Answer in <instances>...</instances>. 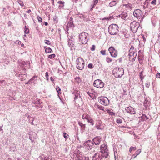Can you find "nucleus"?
Returning <instances> with one entry per match:
<instances>
[{
    "instance_id": "7c9ffc66",
    "label": "nucleus",
    "mask_w": 160,
    "mask_h": 160,
    "mask_svg": "<svg viewBox=\"0 0 160 160\" xmlns=\"http://www.w3.org/2000/svg\"><path fill=\"white\" fill-rule=\"evenodd\" d=\"M90 118V117L87 114H83L82 116L83 119H86L87 120H88V118Z\"/></svg>"
},
{
    "instance_id": "680f3d73",
    "label": "nucleus",
    "mask_w": 160,
    "mask_h": 160,
    "mask_svg": "<svg viewBox=\"0 0 160 160\" xmlns=\"http://www.w3.org/2000/svg\"><path fill=\"white\" fill-rule=\"evenodd\" d=\"M87 93L88 95L90 97H92V96L93 95V93H92L90 92H88Z\"/></svg>"
},
{
    "instance_id": "5701e85b",
    "label": "nucleus",
    "mask_w": 160,
    "mask_h": 160,
    "mask_svg": "<svg viewBox=\"0 0 160 160\" xmlns=\"http://www.w3.org/2000/svg\"><path fill=\"white\" fill-rule=\"evenodd\" d=\"M132 5L130 3H128L127 4H123V7H125L126 8L129 9L130 10H131L132 9Z\"/></svg>"
},
{
    "instance_id": "ea45409f",
    "label": "nucleus",
    "mask_w": 160,
    "mask_h": 160,
    "mask_svg": "<svg viewBox=\"0 0 160 160\" xmlns=\"http://www.w3.org/2000/svg\"><path fill=\"white\" fill-rule=\"evenodd\" d=\"M144 3L145 5V6H144V7H147L148 5L149 0H146Z\"/></svg>"
},
{
    "instance_id": "13d9d810",
    "label": "nucleus",
    "mask_w": 160,
    "mask_h": 160,
    "mask_svg": "<svg viewBox=\"0 0 160 160\" xmlns=\"http://www.w3.org/2000/svg\"><path fill=\"white\" fill-rule=\"evenodd\" d=\"M83 160H91L89 159V158L88 157H85L84 156V157H83Z\"/></svg>"
},
{
    "instance_id": "a19ab883",
    "label": "nucleus",
    "mask_w": 160,
    "mask_h": 160,
    "mask_svg": "<svg viewBox=\"0 0 160 160\" xmlns=\"http://www.w3.org/2000/svg\"><path fill=\"white\" fill-rule=\"evenodd\" d=\"M149 102L148 101H145L143 103L144 106L145 107H147L148 106V104H149Z\"/></svg>"
},
{
    "instance_id": "423d86ee",
    "label": "nucleus",
    "mask_w": 160,
    "mask_h": 160,
    "mask_svg": "<svg viewBox=\"0 0 160 160\" xmlns=\"http://www.w3.org/2000/svg\"><path fill=\"white\" fill-rule=\"evenodd\" d=\"M76 67L77 69L80 70H82L84 67V61L82 58H78L76 60Z\"/></svg>"
},
{
    "instance_id": "1a4fd4ad",
    "label": "nucleus",
    "mask_w": 160,
    "mask_h": 160,
    "mask_svg": "<svg viewBox=\"0 0 160 160\" xmlns=\"http://www.w3.org/2000/svg\"><path fill=\"white\" fill-rule=\"evenodd\" d=\"M80 153V152L78 150L77 153H74L73 154L72 156L73 160H83L84 156H83Z\"/></svg>"
},
{
    "instance_id": "603ef678",
    "label": "nucleus",
    "mask_w": 160,
    "mask_h": 160,
    "mask_svg": "<svg viewBox=\"0 0 160 160\" xmlns=\"http://www.w3.org/2000/svg\"><path fill=\"white\" fill-rule=\"evenodd\" d=\"M68 136V135L65 132L63 133V137L65 139H67Z\"/></svg>"
},
{
    "instance_id": "e2e57ef3",
    "label": "nucleus",
    "mask_w": 160,
    "mask_h": 160,
    "mask_svg": "<svg viewBox=\"0 0 160 160\" xmlns=\"http://www.w3.org/2000/svg\"><path fill=\"white\" fill-rule=\"evenodd\" d=\"M150 86L149 83H146L145 84V86L146 87L148 88Z\"/></svg>"
},
{
    "instance_id": "cd10ccee",
    "label": "nucleus",
    "mask_w": 160,
    "mask_h": 160,
    "mask_svg": "<svg viewBox=\"0 0 160 160\" xmlns=\"http://www.w3.org/2000/svg\"><path fill=\"white\" fill-rule=\"evenodd\" d=\"M75 82L78 83L81 82L82 81V79L79 77H76L75 78Z\"/></svg>"
},
{
    "instance_id": "c9c22d12",
    "label": "nucleus",
    "mask_w": 160,
    "mask_h": 160,
    "mask_svg": "<svg viewBox=\"0 0 160 160\" xmlns=\"http://www.w3.org/2000/svg\"><path fill=\"white\" fill-rule=\"evenodd\" d=\"M136 149V147L131 146L130 147L129 151V152H131L132 150L135 151Z\"/></svg>"
},
{
    "instance_id": "49530a36",
    "label": "nucleus",
    "mask_w": 160,
    "mask_h": 160,
    "mask_svg": "<svg viewBox=\"0 0 160 160\" xmlns=\"http://www.w3.org/2000/svg\"><path fill=\"white\" fill-rule=\"evenodd\" d=\"M88 67L90 69H92L93 68V66L92 63H89L88 65Z\"/></svg>"
},
{
    "instance_id": "864d4df0",
    "label": "nucleus",
    "mask_w": 160,
    "mask_h": 160,
    "mask_svg": "<svg viewBox=\"0 0 160 160\" xmlns=\"http://www.w3.org/2000/svg\"><path fill=\"white\" fill-rule=\"evenodd\" d=\"M156 0H153L151 2V4L152 5H155L156 4Z\"/></svg>"
},
{
    "instance_id": "ddd939ff",
    "label": "nucleus",
    "mask_w": 160,
    "mask_h": 160,
    "mask_svg": "<svg viewBox=\"0 0 160 160\" xmlns=\"http://www.w3.org/2000/svg\"><path fill=\"white\" fill-rule=\"evenodd\" d=\"M133 15L138 19H140L142 15V12L139 9L135 10L133 13Z\"/></svg>"
},
{
    "instance_id": "72a5a7b5",
    "label": "nucleus",
    "mask_w": 160,
    "mask_h": 160,
    "mask_svg": "<svg viewBox=\"0 0 160 160\" xmlns=\"http://www.w3.org/2000/svg\"><path fill=\"white\" fill-rule=\"evenodd\" d=\"M136 56H129V59L131 61L133 62L135 60Z\"/></svg>"
},
{
    "instance_id": "69168bd1",
    "label": "nucleus",
    "mask_w": 160,
    "mask_h": 160,
    "mask_svg": "<svg viewBox=\"0 0 160 160\" xmlns=\"http://www.w3.org/2000/svg\"><path fill=\"white\" fill-rule=\"evenodd\" d=\"M50 158L48 157H46L44 158V160H49Z\"/></svg>"
},
{
    "instance_id": "774afa93",
    "label": "nucleus",
    "mask_w": 160,
    "mask_h": 160,
    "mask_svg": "<svg viewBox=\"0 0 160 160\" xmlns=\"http://www.w3.org/2000/svg\"><path fill=\"white\" fill-rule=\"evenodd\" d=\"M122 94L123 95H126V91L124 90H123V92H122Z\"/></svg>"
},
{
    "instance_id": "7ed1b4c3",
    "label": "nucleus",
    "mask_w": 160,
    "mask_h": 160,
    "mask_svg": "<svg viewBox=\"0 0 160 160\" xmlns=\"http://www.w3.org/2000/svg\"><path fill=\"white\" fill-rule=\"evenodd\" d=\"M104 154L101 152H98L95 153L92 157L93 160H101L103 158H108V154Z\"/></svg>"
},
{
    "instance_id": "a878e982",
    "label": "nucleus",
    "mask_w": 160,
    "mask_h": 160,
    "mask_svg": "<svg viewBox=\"0 0 160 160\" xmlns=\"http://www.w3.org/2000/svg\"><path fill=\"white\" fill-rule=\"evenodd\" d=\"M88 121L89 123H90V125L92 126H93L94 124V121L93 120V119L91 118H88Z\"/></svg>"
},
{
    "instance_id": "6ab92c4d",
    "label": "nucleus",
    "mask_w": 160,
    "mask_h": 160,
    "mask_svg": "<svg viewBox=\"0 0 160 160\" xmlns=\"http://www.w3.org/2000/svg\"><path fill=\"white\" fill-rule=\"evenodd\" d=\"M101 121L98 120L97 122L95 127L98 129L102 130V128L100 127L101 125Z\"/></svg>"
},
{
    "instance_id": "3c124183",
    "label": "nucleus",
    "mask_w": 160,
    "mask_h": 160,
    "mask_svg": "<svg viewBox=\"0 0 160 160\" xmlns=\"http://www.w3.org/2000/svg\"><path fill=\"white\" fill-rule=\"evenodd\" d=\"M18 2L19 4L21 5V6H24V4L23 2L22 1H21V0H18Z\"/></svg>"
},
{
    "instance_id": "c756f323",
    "label": "nucleus",
    "mask_w": 160,
    "mask_h": 160,
    "mask_svg": "<svg viewBox=\"0 0 160 160\" xmlns=\"http://www.w3.org/2000/svg\"><path fill=\"white\" fill-rule=\"evenodd\" d=\"M56 89L57 92H58V94L61 93V89L59 87H58V86H57ZM58 96L60 98V96L59 95H58Z\"/></svg>"
},
{
    "instance_id": "412c9836",
    "label": "nucleus",
    "mask_w": 160,
    "mask_h": 160,
    "mask_svg": "<svg viewBox=\"0 0 160 160\" xmlns=\"http://www.w3.org/2000/svg\"><path fill=\"white\" fill-rule=\"evenodd\" d=\"M79 125L81 127V130L83 131L85 130L86 128V125L85 124H83L80 121L78 122Z\"/></svg>"
},
{
    "instance_id": "f8f14e48",
    "label": "nucleus",
    "mask_w": 160,
    "mask_h": 160,
    "mask_svg": "<svg viewBox=\"0 0 160 160\" xmlns=\"http://www.w3.org/2000/svg\"><path fill=\"white\" fill-rule=\"evenodd\" d=\"M83 145L88 150H91L93 147V143L90 140H88L83 143Z\"/></svg>"
},
{
    "instance_id": "6e6d98bb",
    "label": "nucleus",
    "mask_w": 160,
    "mask_h": 160,
    "mask_svg": "<svg viewBox=\"0 0 160 160\" xmlns=\"http://www.w3.org/2000/svg\"><path fill=\"white\" fill-rule=\"evenodd\" d=\"M95 46L94 45H93L91 48V50L92 51H94L95 50Z\"/></svg>"
},
{
    "instance_id": "4468645a",
    "label": "nucleus",
    "mask_w": 160,
    "mask_h": 160,
    "mask_svg": "<svg viewBox=\"0 0 160 160\" xmlns=\"http://www.w3.org/2000/svg\"><path fill=\"white\" fill-rule=\"evenodd\" d=\"M125 110L127 113L131 115L134 114L136 113L135 109L130 106L126 107L125 108Z\"/></svg>"
},
{
    "instance_id": "c03bdc74",
    "label": "nucleus",
    "mask_w": 160,
    "mask_h": 160,
    "mask_svg": "<svg viewBox=\"0 0 160 160\" xmlns=\"http://www.w3.org/2000/svg\"><path fill=\"white\" fill-rule=\"evenodd\" d=\"M37 19L38 20V21L39 22H42V19L41 17H40V16H38L37 17Z\"/></svg>"
},
{
    "instance_id": "9d476101",
    "label": "nucleus",
    "mask_w": 160,
    "mask_h": 160,
    "mask_svg": "<svg viewBox=\"0 0 160 160\" xmlns=\"http://www.w3.org/2000/svg\"><path fill=\"white\" fill-rule=\"evenodd\" d=\"M99 101L100 103L105 106H107L109 104V100L106 97H100Z\"/></svg>"
},
{
    "instance_id": "c85d7f7f",
    "label": "nucleus",
    "mask_w": 160,
    "mask_h": 160,
    "mask_svg": "<svg viewBox=\"0 0 160 160\" xmlns=\"http://www.w3.org/2000/svg\"><path fill=\"white\" fill-rule=\"evenodd\" d=\"M64 2L61 1H59L58 2V3L60 4H62V5H59V7L63 8L64 6Z\"/></svg>"
},
{
    "instance_id": "a211bd4d",
    "label": "nucleus",
    "mask_w": 160,
    "mask_h": 160,
    "mask_svg": "<svg viewBox=\"0 0 160 160\" xmlns=\"http://www.w3.org/2000/svg\"><path fill=\"white\" fill-rule=\"evenodd\" d=\"M74 28V26L73 24V18L71 17L69 19V22L68 25H67V28L68 27Z\"/></svg>"
},
{
    "instance_id": "bf43d9fd",
    "label": "nucleus",
    "mask_w": 160,
    "mask_h": 160,
    "mask_svg": "<svg viewBox=\"0 0 160 160\" xmlns=\"http://www.w3.org/2000/svg\"><path fill=\"white\" fill-rule=\"evenodd\" d=\"M114 157L115 158H116L117 157H118V153L117 151L116 152H115V151L114 150Z\"/></svg>"
},
{
    "instance_id": "09e8293b",
    "label": "nucleus",
    "mask_w": 160,
    "mask_h": 160,
    "mask_svg": "<svg viewBox=\"0 0 160 160\" xmlns=\"http://www.w3.org/2000/svg\"><path fill=\"white\" fill-rule=\"evenodd\" d=\"M141 152V149H138L135 152V154L137 156L139 155Z\"/></svg>"
},
{
    "instance_id": "79ce46f5",
    "label": "nucleus",
    "mask_w": 160,
    "mask_h": 160,
    "mask_svg": "<svg viewBox=\"0 0 160 160\" xmlns=\"http://www.w3.org/2000/svg\"><path fill=\"white\" fill-rule=\"evenodd\" d=\"M3 84L4 85L6 84V82L4 80H0V86H2L3 85Z\"/></svg>"
},
{
    "instance_id": "37998d69",
    "label": "nucleus",
    "mask_w": 160,
    "mask_h": 160,
    "mask_svg": "<svg viewBox=\"0 0 160 160\" xmlns=\"http://www.w3.org/2000/svg\"><path fill=\"white\" fill-rule=\"evenodd\" d=\"M106 50H101L100 51V53L103 55H106Z\"/></svg>"
},
{
    "instance_id": "dca6fc26",
    "label": "nucleus",
    "mask_w": 160,
    "mask_h": 160,
    "mask_svg": "<svg viewBox=\"0 0 160 160\" xmlns=\"http://www.w3.org/2000/svg\"><path fill=\"white\" fill-rule=\"evenodd\" d=\"M101 141V138L99 136H98L94 138L92 142H93V145L94 144L97 145H99Z\"/></svg>"
},
{
    "instance_id": "5fc2aeb1",
    "label": "nucleus",
    "mask_w": 160,
    "mask_h": 160,
    "mask_svg": "<svg viewBox=\"0 0 160 160\" xmlns=\"http://www.w3.org/2000/svg\"><path fill=\"white\" fill-rule=\"evenodd\" d=\"M123 35H124V37L126 38H128L129 37V34H126V32H124L123 33Z\"/></svg>"
},
{
    "instance_id": "20e7f679",
    "label": "nucleus",
    "mask_w": 160,
    "mask_h": 160,
    "mask_svg": "<svg viewBox=\"0 0 160 160\" xmlns=\"http://www.w3.org/2000/svg\"><path fill=\"white\" fill-rule=\"evenodd\" d=\"M72 94H74L75 97L74 98V101L76 104L78 105H82L83 102L82 101V98L81 97L80 92L77 91L76 92H74L72 93Z\"/></svg>"
},
{
    "instance_id": "338daca9",
    "label": "nucleus",
    "mask_w": 160,
    "mask_h": 160,
    "mask_svg": "<svg viewBox=\"0 0 160 160\" xmlns=\"http://www.w3.org/2000/svg\"><path fill=\"white\" fill-rule=\"evenodd\" d=\"M31 82L29 80V81L27 82V83H25L26 84H30V83H32V82Z\"/></svg>"
},
{
    "instance_id": "bb28decb",
    "label": "nucleus",
    "mask_w": 160,
    "mask_h": 160,
    "mask_svg": "<svg viewBox=\"0 0 160 160\" xmlns=\"http://www.w3.org/2000/svg\"><path fill=\"white\" fill-rule=\"evenodd\" d=\"M95 107L96 108H97L100 110H102L103 111H104V107H102V106L101 105H96L95 106Z\"/></svg>"
},
{
    "instance_id": "4c0bfd02",
    "label": "nucleus",
    "mask_w": 160,
    "mask_h": 160,
    "mask_svg": "<svg viewBox=\"0 0 160 160\" xmlns=\"http://www.w3.org/2000/svg\"><path fill=\"white\" fill-rule=\"evenodd\" d=\"M55 57V55L54 54L50 55L48 56V57L50 59H52Z\"/></svg>"
},
{
    "instance_id": "e433bc0d",
    "label": "nucleus",
    "mask_w": 160,
    "mask_h": 160,
    "mask_svg": "<svg viewBox=\"0 0 160 160\" xmlns=\"http://www.w3.org/2000/svg\"><path fill=\"white\" fill-rule=\"evenodd\" d=\"M34 104L36 106H38V105H39L40 104V99L38 100V101L34 102Z\"/></svg>"
},
{
    "instance_id": "052dcab7",
    "label": "nucleus",
    "mask_w": 160,
    "mask_h": 160,
    "mask_svg": "<svg viewBox=\"0 0 160 160\" xmlns=\"http://www.w3.org/2000/svg\"><path fill=\"white\" fill-rule=\"evenodd\" d=\"M32 137L33 136H32V134H31V132L29 134V138L30 139V140H32Z\"/></svg>"
},
{
    "instance_id": "2eb2a0df",
    "label": "nucleus",
    "mask_w": 160,
    "mask_h": 160,
    "mask_svg": "<svg viewBox=\"0 0 160 160\" xmlns=\"http://www.w3.org/2000/svg\"><path fill=\"white\" fill-rule=\"evenodd\" d=\"M101 151L99 152H101L104 154H108V149H107V146L106 145L104 144L100 146Z\"/></svg>"
},
{
    "instance_id": "0e129e2a",
    "label": "nucleus",
    "mask_w": 160,
    "mask_h": 160,
    "mask_svg": "<svg viewBox=\"0 0 160 160\" xmlns=\"http://www.w3.org/2000/svg\"><path fill=\"white\" fill-rule=\"evenodd\" d=\"M48 72H47L45 73V77L46 78H48Z\"/></svg>"
},
{
    "instance_id": "39448f33",
    "label": "nucleus",
    "mask_w": 160,
    "mask_h": 160,
    "mask_svg": "<svg viewBox=\"0 0 160 160\" xmlns=\"http://www.w3.org/2000/svg\"><path fill=\"white\" fill-rule=\"evenodd\" d=\"M88 35V33L83 32L81 33L79 36V41L83 44H86L88 41L87 37Z\"/></svg>"
},
{
    "instance_id": "f3484780",
    "label": "nucleus",
    "mask_w": 160,
    "mask_h": 160,
    "mask_svg": "<svg viewBox=\"0 0 160 160\" xmlns=\"http://www.w3.org/2000/svg\"><path fill=\"white\" fill-rule=\"evenodd\" d=\"M150 118V116L149 114L146 115L145 114H142V116L141 117L140 120L142 121H146L149 119Z\"/></svg>"
},
{
    "instance_id": "f704fd0d",
    "label": "nucleus",
    "mask_w": 160,
    "mask_h": 160,
    "mask_svg": "<svg viewBox=\"0 0 160 160\" xmlns=\"http://www.w3.org/2000/svg\"><path fill=\"white\" fill-rule=\"evenodd\" d=\"M32 135V136H33L32 138L34 139H36L37 138V135L36 133L34 132H31Z\"/></svg>"
},
{
    "instance_id": "9b49d317",
    "label": "nucleus",
    "mask_w": 160,
    "mask_h": 160,
    "mask_svg": "<svg viewBox=\"0 0 160 160\" xmlns=\"http://www.w3.org/2000/svg\"><path fill=\"white\" fill-rule=\"evenodd\" d=\"M108 50L111 56L113 58H116L117 56V50H116L112 46L109 48Z\"/></svg>"
},
{
    "instance_id": "f257e3e1",
    "label": "nucleus",
    "mask_w": 160,
    "mask_h": 160,
    "mask_svg": "<svg viewBox=\"0 0 160 160\" xmlns=\"http://www.w3.org/2000/svg\"><path fill=\"white\" fill-rule=\"evenodd\" d=\"M119 27L116 24H112L108 28V31L109 34L111 35H116L119 32Z\"/></svg>"
},
{
    "instance_id": "473e14b6",
    "label": "nucleus",
    "mask_w": 160,
    "mask_h": 160,
    "mask_svg": "<svg viewBox=\"0 0 160 160\" xmlns=\"http://www.w3.org/2000/svg\"><path fill=\"white\" fill-rule=\"evenodd\" d=\"M106 60L108 63H109L112 61V59L108 57H106Z\"/></svg>"
},
{
    "instance_id": "2f4dec72",
    "label": "nucleus",
    "mask_w": 160,
    "mask_h": 160,
    "mask_svg": "<svg viewBox=\"0 0 160 160\" xmlns=\"http://www.w3.org/2000/svg\"><path fill=\"white\" fill-rule=\"evenodd\" d=\"M24 32L25 34H28L29 32V29L26 27V26H25V27Z\"/></svg>"
},
{
    "instance_id": "de8ad7c7",
    "label": "nucleus",
    "mask_w": 160,
    "mask_h": 160,
    "mask_svg": "<svg viewBox=\"0 0 160 160\" xmlns=\"http://www.w3.org/2000/svg\"><path fill=\"white\" fill-rule=\"evenodd\" d=\"M116 122L118 124H121L122 123V120L120 118L117 119L116 120Z\"/></svg>"
},
{
    "instance_id": "a18cd8bd",
    "label": "nucleus",
    "mask_w": 160,
    "mask_h": 160,
    "mask_svg": "<svg viewBox=\"0 0 160 160\" xmlns=\"http://www.w3.org/2000/svg\"><path fill=\"white\" fill-rule=\"evenodd\" d=\"M44 42L47 45H50L51 44L50 41L48 40H44Z\"/></svg>"
},
{
    "instance_id": "b1692460",
    "label": "nucleus",
    "mask_w": 160,
    "mask_h": 160,
    "mask_svg": "<svg viewBox=\"0 0 160 160\" xmlns=\"http://www.w3.org/2000/svg\"><path fill=\"white\" fill-rule=\"evenodd\" d=\"M45 51L46 53H49L51 52H52V50L50 48L48 47H45Z\"/></svg>"
},
{
    "instance_id": "8fccbe9b",
    "label": "nucleus",
    "mask_w": 160,
    "mask_h": 160,
    "mask_svg": "<svg viewBox=\"0 0 160 160\" xmlns=\"http://www.w3.org/2000/svg\"><path fill=\"white\" fill-rule=\"evenodd\" d=\"M93 3L92 4V5L93 6H95V5L98 3V0H94L93 1Z\"/></svg>"
},
{
    "instance_id": "4d7b16f0",
    "label": "nucleus",
    "mask_w": 160,
    "mask_h": 160,
    "mask_svg": "<svg viewBox=\"0 0 160 160\" xmlns=\"http://www.w3.org/2000/svg\"><path fill=\"white\" fill-rule=\"evenodd\" d=\"M156 76L157 78H160V73L159 72L157 73L156 74Z\"/></svg>"
},
{
    "instance_id": "f03ea898",
    "label": "nucleus",
    "mask_w": 160,
    "mask_h": 160,
    "mask_svg": "<svg viewBox=\"0 0 160 160\" xmlns=\"http://www.w3.org/2000/svg\"><path fill=\"white\" fill-rule=\"evenodd\" d=\"M112 73L115 78H120L124 73L123 69L122 68H115L113 69Z\"/></svg>"
},
{
    "instance_id": "aec40b11",
    "label": "nucleus",
    "mask_w": 160,
    "mask_h": 160,
    "mask_svg": "<svg viewBox=\"0 0 160 160\" xmlns=\"http://www.w3.org/2000/svg\"><path fill=\"white\" fill-rule=\"evenodd\" d=\"M137 53L134 51H132L131 48L129 51L128 55L129 56H136L137 55Z\"/></svg>"
},
{
    "instance_id": "58836bf2",
    "label": "nucleus",
    "mask_w": 160,
    "mask_h": 160,
    "mask_svg": "<svg viewBox=\"0 0 160 160\" xmlns=\"http://www.w3.org/2000/svg\"><path fill=\"white\" fill-rule=\"evenodd\" d=\"M37 77L36 76H34L32 77V78L31 79H30L29 80L31 82H32V81L33 80H36L37 79Z\"/></svg>"
},
{
    "instance_id": "4be33fe9",
    "label": "nucleus",
    "mask_w": 160,
    "mask_h": 160,
    "mask_svg": "<svg viewBox=\"0 0 160 160\" xmlns=\"http://www.w3.org/2000/svg\"><path fill=\"white\" fill-rule=\"evenodd\" d=\"M118 2V0H113L109 3V6L110 7L114 6L117 4Z\"/></svg>"
},
{
    "instance_id": "0eeeda50",
    "label": "nucleus",
    "mask_w": 160,
    "mask_h": 160,
    "mask_svg": "<svg viewBox=\"0 0 160 160\" xmlns=\"http://www.w3.org/2000/svg\"><path fill=\"white\" fill-rule=\"evenodd\" d=\"M139 26L140 24L139 22L133 21L131 23L130 29L133 33H135L137 32Z\"/></svg>"
},
{
    "instance_id": "6e6552de",
    "label": "nucleus",
    "mask_w": 160,
    "mask_h": 160,
    "mask_svg": "<svg viewBox=\"0 0 160 160\" xmlns=\"http://www.w3.org/2000/svg\"><path fill=\"white\" fill-rule=\"evenodd\" d=\"M93 86L98 88H101L104 87V83L101 80L98 79L94 81Z\"/></svg>"
},
{
    "instance_id": "393cba45",
    "label": "nucleus",
    "mask_w": 160,
    "mask_h": 160,
    "mask_svg": "<svg viewBox=\"0 0 160 160\" xmlns=\"http://www.w3.org/2000/svg\"><path fill=\"white\" fill-rule=\"evenodd\" d=\"M21 67L23 68L26 67L28 64V62H25L24 61H22L20 63Z\"/></svg>"
}]
</instances>
